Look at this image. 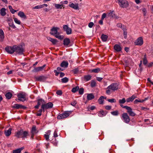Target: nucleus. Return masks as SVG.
<instances>
[{"mask_svg": "<svg viewBox=\"0 0 153 153\" xmlns=\"http://www.w3.org/2000/svg\"><path fill=\"white\" fill-rule=\"evenodd\" d=\"M143 43V39L142 37L138 38L134 42V44L136 45H142Z\"/></svg>", "mask_w": 153, "mask_h": 153, "instance_id": "obj_9", "label": "nucleus"}, {"mask_svg": "<svg viewBox=\"0 0 153 153\" xmlns=\"http://www.w3.org/2000/svg\"><path fill=\"white\" fill-rule=\"evenodd\" d=\"M95 108V107L94 106H92L88 108V110H93Z\"/></svg>", "mask_w": 153, "mask_h": 153, "instance_id": "obj_59", "label": "nucleus"}, {"mask_svg": "<svg viewBox=\"0 0 153 153\" xmlns=\"http://www.w3.org/2000/svg\"><path fill=\"white\" fill-rule=\"evenodd\" d=\"M4 38V33L3 30L0 29V42H2L3 41Z\"/></svg>", "mask_w": 153, "mask_h": 153, "instance_id": "obj_19", "label": "nucleus"}, {"mask_svg": "<svg viewBox=\"0 0 153 153\" xmlns=\"http://www.w3.org/2000/svg\"><path fill=\"white\" fill-rule=\"evenodd\" d=\"M51 130H48L45 132V134L44 135V137L47 141L49 140V137L51 134Z\"/></svg>", "mask_w": 153, "mask_h": 153, "instance_id": "obj_18", "label": "nucleus"}, {"mask_svg": "<svg viewBox=\"0 0 153 153\" xmlns=\"http://www.w3.org/2000/svg\"><path fill=\"white\" fill-rule=\"evenodd\" d=\"M94 98V95L92 93L88 94L87 99L88 100H91Z\"/></svg>", "mask_w": 153, "mask_h": 153, "instance_id": "obj_21", "label": "nucleus"}, {"mask_svg": "<svg viewBox=\"0 0 153 153\" xmlns=\"http://www.w3.org/2000/svg\"><path fill=\"white\" fill-rule=\"evenodd\" d=\"M108 16L111 18H115L118 19L119 17L116 16L114 11L110 12L108 14Z\"/></svg>", "mask_w": 153, "mask_h": 153, "instance_id": "obj_15", "label": "nucleus"}, {"mask_svg": "<svg viewBox=\"0 0 153 153\" xmlns=\"http://www.w3.org/2000/svg\"><path fill=\"white\" fill-rule=\"evenodd\" d=\"M13 107L16 109L23 108L24 106L19 104H15L14 105Z\"/></svg>", "mask_w": 153, "mask_h": 153, "instance_id": "obj_33", "label": "nucleus"}, {"mask_svg": "<svg viewBox=\"0 0 153 153\" xmlns=\"http://www.w3.org/2000/svg\"><path fill=\"white\" fill-rule=\"evenodd\" d=\"M28 135V131H24L23 129H21L15 133V136L18 138H27Z\"/></svg>", "mask_w": 153, "mask_h": 153, "instance_id": "obj_1", "label": "nucleus"}, {"mask_svg": "<svg viewBox=\"0 0 153 153\" xmlns=\"http://www.w3.org/2000/svg\"><path fill=\"white\" fill-rule=\"evenodd\" d=\"M68 1L66 0L65 1H64L63 2L61 1L60 2V3L62 4H68Z\"/></svg>", "mask_w": 153, "mask_h": 153, "instance_id": "obj_61", "label": "nucleus"}, {"mask_svg": "<svg viewBox=\"0 0 153 153\" xmlns=\"http://www.w3.org/2000/svg\"><path fill=\"white\" fill-rule=\"evenodd\" d=\"M107 101L110 102H115L116 100L114 99H108Z\"/></svg>", "mask_w": 153, "mask_h": 153, "instance_id": "obj_49", "label": "nucleus"}, {"mask_svg": "<svg viewBox=\"0 0 153 153\" xmlns=\"http://www.w3.org/2000/svg\"><path fill=\"white\" fill-rule=\"evenodd\" d=\"M15 52L19 54H22L24 52V49L21 46L14 45Z\"/></svg>", "mask_w": 153, "mask_h": 153, "instance_id": "obj_4", "label": "nucleus"}, {"mask_svg": "<svg viewBox=\"0 0 153 153\" xmlns=\"http://www.w3.org/2000/svg\"><path fill=\"white\" fill-rule=\"evenodd\" d=\"M12 94L10 92L7 93L5 95L6 97L8 99H10L12 97Z\"/></svg>", "mask_w": 153, "mask_h": 153, "instance_id": "obj_35", "label": "nucleus"}, {"mask_svg": "<svg viewBox=\"0 0 153 153\" xmlns=\"http://www.w3.org/2000/svg\"><path fill=\"white\" fill-rule=\"evenodd\" d=\"M79 93L80 95H82L84 93V89L82 88H80V89L79 88Z\"/></svg>", "mask_w": 153, "mask_h": 153, "instance_id": "obj_44", "label": "nucleus"}, {"mask_svg": "<svg viewBox=\"0 0 153 153\" xmlns=\"http://www.w3.org/2000/svg\"><path fill=\"white\" fill-rule=\"evenodd\" d=\"M59 28L58 27H53L51 30L50 33L52 35L54 36L56 38L60 39H62L64 38V36L62 35H59V33L58 32V30Z\"/></svg>", "mask_w": 153, "mask_h": 153, "instance_id": "obj_2", "label": "nucleus"}, {"mask_svg": "<svg viewBox=\"0 0 153 153\" xmlns=\"http://www.w3.org/2000/svg\"><path fill=\"white\" fill-rule=\"evenodd\" d=\"M148 61L146 59V55L145 54L144 55L143 59V64L144 65H146Z\"/></svg>", "mask_w": 153, "mask_h": 153, "instance_id": "obj_40", "label": "nucleus"}, {"mask_svg": "<svg viewBox=\"0 0 153 153\" xmlns=\"http://www.w3.org/2000/svg\"><path fill=\"white\" fill-rule=\"evenodd\" d=\"M46 77L44 76H34V79L36 81H44L46 79Z\"/></svg>", "mask_w": 153, "mask_h": 153, "instance_id": "obj_13", "label": "nucleus"}, {"mask_svg": "<svg viewBox=\"0 0 153 153\" xmlns=\"http://www.w3.org/2000/svg\"><path fill=\"white\" fill-rule=\"evenodd\" d=\"M55 4L54 5L55 7V8L57 9H61L62 8H64L65 7H64V5H63L62 4Z\"/></svg>", "mask_w": 153, "mask_h": 153, "instance_id": "obj_32", "label": "nucleus"}, {"mask_svg": "<svg viewBox=\"0 0 153 153\" xmlns=\"http://www.w3.org/2000/svg\"><path fill=\"white\" fill-rule=\"evenodd\" d=\"M122 25H123L121 23H118L117 25V27H120V28L121 27H122Z\"/></svg>", "mask_w": 153, "mask_h": 153, "instance_id": "obj_63", "label": "nucleus"}, {"mask_svg": "<svg viewBox=\"0 0 153 153\" xmlns=\"http://www.w3.org/2000/svg\"><path fill=\"white\" fill-rule=\"evenodd\" d=\"M5 50L8 53L12 54L15 52L14 45L13 47L7 46L5 48Z\"/></svg>", "mask_w": 153, "mask_h": 153, "instance_id": "obj_10", "label": "nucleus"}, {"mask_svg": "<svg viewBox=\"0 0 153 153\" xmlns=\"http://www.w3.org/2000/svg\"><path fill=\"white\" fill-rule=\"evenodd\" d=\"M126 108L127 112L129 115L131 116L134 117L136 115V114L132 111V108L130 107H125Z\"/></svg>", "mask_w": 153, "mask_h": 153, "instance_id": "obj_14", "label": "nucleus"}, {"mask_svg": "<svg viewBox=\"0 0 153 153\" xmlns=\"http://www.w3.org/2000/svg\"><path fill=\"white\" fill-rule=\"evenodd\" d=\"M70 113L68 111H65L64 113L59 114L57 117L58 119H61L66 118L69 116Z\"/></svg>", "mask_w": 153, "mask_h": 153, "instance_id": "obj_8", "label": "nucleus"}, {"mask_svg": "<svg viewBox=\"0 0 153 153\" xmlns=\"http://www.w3.org/2000/svg\"><path fill=\"white\" fill-rule=\"evenodd\" d=\"M18 15L22 18H23L24 19L26 18V16L25 14L23 12L19 11L18 13Z\"/></svg>", "mask_w": 153, "mask_h": 153, "instance_id": "obj_30", "label": "nucleus"}, {"mask_svg": "<svg viewBox=\"0 0 153 153\" xmlns=\"http://www.w3.org/2000/svg\"><path fill=\"white\" fill-rule=\"evenodd\" d=\"M143 15L144 16H145L146 15V9L145 8H143Z\"/></svg>", "mask_w": 153, "mask_h": 153, "instance_id": "obj_64", "label": "nucleus"}, {"mask_svg": "<svg viewBox=\"0 0 153 153\" xmlns=\"http://www.w3.org/2000/svg\"><path fill=\"white\" fill-rule=\"evenodd\" d=\"M94 25L93 22H90L88 25V27L90 28H92Z\"/></svg>", "mask_w": 153, "mask_h": 153, "instance_id": "obj_51", "label": "nucleus"}, {"mask_svg": "<svg viewBox=\"0 0 153 153\" xmlns=\"http://www.w3.org/2000/svg\"><path fill=\"white\" fill-rule=\"evenodd\" d=\"M6 9L4 8H2L0 10V14L1 16H4L6 15Z\"/></svg>", "mask_w": 153, "mask_h": 153, "instance_id": "obj_31", "label": "nucleus"}, {"mask_svg": "<svg viewBox=\"0 0 153 153\" xmlns=\"http://www.w3.org/2000/svg\"><path fill=\"white\" fill-rule=\"evenodd\" d=\"M100 71V68H97L96 69H92L91 72H94L95 73H98Z\"/></svg>", "mask_w": 153, "mask_h": 153, "instance_id": "obj_39", "label": "nucleus"}, {"mask_svg": "<svg viewBox=\"0 0 153 153\" xmlns=\"http://www.w3.org/2000/svg\"><path fill=\"white\" fill-rule=\"evenodd\" d=\"M123 35L124 36V38L125 39H126L127 37V30H124L123 31Z\"/></svg>", "mask_w": 153, "mask_h": 153, "instance_id": "obj_50", "label": "nucleus"}, {"mask_svg": "<svg viewBox=\"0 0 153 153\" xmlns=\"http://www.w3.org/2000/svg\"><path fill=\"white\" fill-rule=\"evenodd\" d=\"M79 89V87L76 86L75 87L73 88L71 90V91L74 93L76 92Z\"/></svg>", "mask_w": 153, "mask_h": 153, "instance_id": "obj_38", "label": "nucleus"}, {"mask_svg": "<svg viewBox=\"0 0 153 153\" xmlns=\"http://www.w3.org/2000/svg\"><path fill=\"white\" fill-rule=\"evenodd\" d=\"M111 89H108V87L106 88V93L107 94L109 95L111 94Z\"/></svg>", "mask_w": 153, "mask_h": 153, "instance_id": "obj_54", "label": "nucleus"}, {"mask_svg": "<svg viewBox=\"0 0 153 153\" xmlns=\"http://www.w3.org/2000/svg\"><path fill=\"white\" fill-rule=\"evenodd\" d=\"M70 42V40L68 38H66L64 39L63 44L65 46H68Z\"/></svg>", "mask_w": 153, "mask_h": 153, "instance_id": "obj_25", "label": "nucleus"}, {"mask_svg": "<svg viewBox=\"0 0 153 153\" xmlns=\"http://www.w3.org/2000/svg\"><path fill=\"white\" fill-rule=\"evenodd\" d=\"M91 76L90 75H87L84 76V79L86 81L90 80L91 79Z\"/></svg>", "mask_w": 153, "mask_h": 153, "instance_id": "obj_36", "label": "nucleus"}, {"mask_svg": "<svg viewBox=\"0 0 153 153\" xmlns=\"http://www.w3.org/2000/svg\"><path fill=\"white\" fill-rule=\"evenodd\" d=\"M53 104L51 102H49L46 104H42L41 106V108L43 109V111L45 112V109L51 108H52Z\"/></svg>", "mask_w": 153, "mask_h": 153, "instance_id": "obj_5", "label": "nucleus"}, {"mask_svg": "<svg viewBox=\"0 0 153 153\" xmlns=\"http://www.w3.org/2000/svg\"><path fill=\"white\" fill-rule=\"evenodd\" d=\"M136 98V97L134 95H133L131 97L127 98L126 99V101L128 102H132Z\"/></svg>", "mask_w": 153, "mask_h": 153, "instance_id": "obj_28", "label": "nucleus"}, {"mask_svg": "<svg viewBox=\"0 0 153 153\" xmlns=\"http://www.w3.org/2000/svg\"><path fill=\"white\" fill-rule=\"evenodd\" d=\"M103 98V96H101L98 100V102L100 104H103L104 101Z\"/></svg>", "mask_w": 153, "mask_h": 153, "instance_id": "obj_37", "label": "nucleus"}, {"mask_svg": "<svg viewBox=\"0 0 153 153\" xmlns=\"http://www.w3.org/2000/svg\"><path fill=\"white\" fill-rule=\"evenodd\" d=\"M12 129L9 128L8 130L4 131V134L6 137H9L11 134Z\"/></svg>", "mask_w": 153, "mask_h": 153, "instance_id": "obj_26", "label": "nucleus"}, {"mask_svg": "<svg viewBox=\"0 0 153 153\" xmlns=\"http://www.w3.org/2000/svg\"><path fill=\"white\" fill-rule=\"evenodd\" d=\"M72 71H73V72L74 74H76L78 72L79 70L78 69V68H75V69H74Z\"/></svg>", "mask_w": 153, "mask_h": 153, "instance_id": "obj_55", "label": "nucleus"}, {"mask_svg": "<svg viewBox=\"0 0 153 153\" xmlns=\"http://www.w3.org/2000/svg\"><path fill=\"white\" fill-rule=\"evenodd\" d=\"M14 21L15 22L16 24L19 25L21 24V22L20 21V20H19L17 18H14Z\"/></svg>", "mask_w": 153, "mask_h": 153, "instance_id": "obj_47", "label": "nucleus"}, {"mask_svg": "<svg viewBox=\"0 0 153 153\" xmlns=\"http://www.w3.org/2000/svg\"><path fill=\"white\" fill-rule=\"evenodd\" d=\"M31 133L36 134L38 133V131L36 129V126H33L32 128L31 131Z\"/></svg>", "mask_w": 153, "mask_h": 153, "instance_id": "obj_23", "label": "nucleus"}, {"mask_svg": "<svg viewBox=\"0 0 153 153\" xmlns=\"http://www.w3.org/2000/svg\"><path fill=\"white\" fill-rule=\"evenodd\" d=\"M108 38V36L107 35L104 34H102L101 37L102 41L104 42H106Z\"/></svg>", "mask_w": 153, "mask_h": 153, "instance_id": "obj_29", "label": "nucleus"}, {"mask_svg": "<svg viewBox=\"0 0 153 153\" xmlns=\"http://www.w3.org/2000/svg\"><path fill=\"white\" fill-rule=\"evenodd\" d=\"M58 136L57 134V131L56 130H55L54 131V132L53 133V137L55 138H56Z\"/></svg>", "mask_w": 153, "mask_h": 153, "instance_id": "obj_57", "label": "nucleus"}, {"mask_svg": "<svg viewBox=\"0 0 153 153\" xmlns=\"http://www.w3.org/2000/svg\"><path fill=\"white\" fill-rule=\"evenodd\" d=\"M97 79L99 81H101L102 79V78L100 77H96Z\"/></svg>", "mask_w": 153, "mask_h": 153, "instance_id": "obj_62", "label": "nucleus"}, {"mask_svg": "<svg viewBox=\"0 0 153 153\" xmlns=\"http://www.w3.org/2000/svg\"><path fill=\"white\" fill-rule=\"evenodd\" d=\"M56 94L58 95H61L62 94V92L61 90H58L56 91Z\"/></svg>", "mask_w": 153, "mask_h": 153, "instance_id": "obj_52", "label": "nucleus"}, {"mask_svg": "<svg viewBox=\"0 0 153 153\" xmlns=\"http://www.w3.org/2000/svg\"><path fill=\"white\" fill-rule=\"evenodd\" d=\"M43 8V6L42 4L35 6L33 7L34 9H38Z\"/></svg>", "mask_w": 153, "mask_h": 153, "instance_id": "obj_46", "label": "nucleus"}, {"mask_svg": "<svg viewBox=\"0 0 153 153\" xmlns=\"http://www.w3.org/2000/svg\"><path fill=\"white\" fill-rule=\"evenodd\" d=\"M70 7L74 8L75 10L79 9L78 5L77 4H74L73 3H72L69 5Z\"/></svg>", "mask_w": 153, "mask_h": 153, "instance_id": "obj_24", "label": "nucleus"}, {"mask_svg": "<svg viewBox=\"0 0 153 153\" xmlns=\"http://www.w3.org/2000/svg\"><path fill=\"white\" fill-rule=\"evenodd\" d=\"M111 106L109 105H106L105 106V108L107 110H110L111 109Z\"/></svg>", "mask_w": 153, "mask_h": 153, "instance_id": "obj_58", "label": "nucleus"}, {"mask_svg": "<svg viewBox=\"0 0 153 153\" xmlns=\"http://www.w3.org/2000/svg\"><path fill=\"white\" fill-rule=\"evenodd\" d=\"M118 3L121 7L123 8H126L129 5L128 3L127 0H118Z\"/></svg>", "mask_w": 153, "mask_h": 153, "instance_id": "obj_3", "label": "nucleus"}, {"mask_svg": "<svg viewBox=\"0 0 153 153\" xmlns=\"http://www.w3.org/2000/svg\"><path fill=\"white\" fill-rule=\"evenodd\" d=\"M47 39L48 40L51 42L53 44H56L58 42V41L56 39H53L50 37H47Z\"/></svg>", "mask_w": 153, "mask_h": 153, "instance_id": "obj_27", "label": "nucleus"}, {"mask_svg": "<svg viewBox=\"0 0 153 153\" xmlns=\"http://www.w3.org/2000/svg\"><path fill=\"white\" fill-rule=\"evenodd\" d=\"M107 112L106 111L102 110L100 111L99 113V116L101 117H103L105 116Z\"/></svg>", "mask_w": 153, "mask_h": 153, "instance_id": "obj_34", "label": "nucleus"}, {"mask_svg": "<svg viewBox=\"0 0 153 153\" xmlns=\"http://www.w3.org/2000/svg\"><path fill=\"white\" fill-rule=\"evenodd\" d=\"M21 150L19 149H17L13 151V153H20Z\"/></svg>", "mask_w": 153, "mask_h": 153, "instance_id": "obj_53", "label": "nucleus"}, {"mask_svg": "<svg viewBox=\"0 0 153 153\" xmlns=\"http://www.w3.org/2000/svg\"><path fill=\"white\" fill-rule=\"evenodd\" d=\"M111 114L113 115L117 116L118 115L119 113L118 111L116 110L115 111L111 112Z\"/></svg>", "mask_w": 153, "mask_h": 153, "instance_id": "obj_45", "label": "nucleus"}, {"mask_svg": "<svg viewBox=\"0 0 153 153\" xmlns=\"http://www.w3.org/2000/svg\"><path fill=\"white\" fill-rule=\"evenodd\" d=\"M96 82L94 80H92L91 81V86L92 87H94L96 86Z\"/></svg>", "mask_w": 153, "mask_h": 153, "instance_id": "obj_42", "label": "nucleus"}, {"mask_svg": "<svg viewBox=\"0 0 153 153\" xmlns=\"http://www.w3.org/2000/svg\"><path fill=\"white\" fill-rule=\"evenodd\" d=\"M9 25L10 27H11L13 29H15L16 28V27L14 25L13 22L11 23H9Z\"/></svg>", "mask_w": 153, "mask_h": 153, "instance_id": "obj_48", "label": "nucleus"}, {"mask_svg": "<svg viewBox=\"0 0 153 153\" xmlns=\"http://www.w3.org/2000/svg\"><path fill=\"white\" fill-rule=\"evenodd\" d=\"M68 63L67 61H63L61 63L60 66L64 68H66L68 67Z\"/></svg>", "mask_w": 153, "mask_h": 153, "instance_id": "obj_22", "label": "nucleus"}, {"mask_svg": "<svg viewBox=\"0 0 153 153\" xmlns=\"http://www.w3.org/2000/svg\"><path fill=\"white\" fill-rule=\"evenodd\" d=\"M63 30L66 32L67 34H70L71 33V29L67 25H64L63 26Z\"/></svg>", "mask_w": 153, "mask_h": 153, "instance_id": "obj_12", "label": "nucleus"}, {"mask_svg": "<svg viewBox=\"0 0 153 153\" xmlns=\"http://www.w3.org/2000/svg\"><path fill=\"white\" fill-rule=\"evenodd\" d=\"M126 102V99L125 98H123L122 99L119 100V102L120 104H123Z\"/></svg>", "mask_w": 153, "mask_h": 153, "instance_id": "obj_43", "label": "nucleus"}, {"mask_svg": "<svg viewBox=\"0 0 153 153\" xmlns=\"http://www.w3.org/2000/svg\"><path fill=\"white\" fill-rule=\"evenodd\" d=\"M26 94L24 93H20L17 95L18 100L22 102H24L26 100Z\"/></svg>", "mask_w": 153, "mask_h": 153, "instance_id": "obj_7", "label": "nucleus"}, {"mask_svg": "<svg viewBox=\"0 0 153 153\" xmlns=\"http://www.w3.org/2000/svg\"><path fill=\"white\" fill-rule=\"evenodd\" d=\"M77 103V102L76 101H74L71 103V105L74 106Z\"/></svg>", "mask_w": 153, "mask_h": 153, "instance_id": "obj_56", "label": "nucleus"}, {"mask_svg": "<svg viewBox=\"0 0 153 153\" xmlns=\"http://www.w3.org/2000/svg\"><path fill=\"white\" fill-rule=\"evenodd\" d=\"M114 49L117 52H119L122 50V48L119 45L116 44L114 46Z\"/></svg>", "mask_w": 153, "mask_h": 153, "instance_id": "obj_20", "label": "nucleus"}, {"mask_svg": "<svg viewBox=\"0 0 153 153\" xmlns=\"http://www.w3.org/2000/svg\"><path fill=\"white\" fill-rule=\"evenodd\" d=\"M44 101L42 99H39L38 100L37 105H36L34 108L36 109L39 108V106L41 104H43V103L44 102Z\"/></svg>", "mask_w": 153, "mask_h": 153, "instance_id": "obj_17", "label": "nucleus"}, {"mask_svg": "<svg viewBox=\"0 0 153 153\" xmlns=\"http://www.w3.org/2000/svg\"><path fill=\"white\" fill-rule=\"evenodd\" d=\"M45 66V65H44L42 66L35 68L32 71L33 72H36L42 71Z\"/></svg>", "mask_w": 153, "mask_h": 153, "instance_id": "obj_16", "label": "nucleus"}, {"mask_svg": "<svg viewBox=\"0 0 153 153\" xmlns=\"http://www.w3.org/2000/svg\"><path fill=\"white\" fill-rule=\"evenodd\" d=\"M106 16V14L105 13H103L101 19L102 20H104V18H105Z\"/></svg>", "mask_w": 153, "mask_h": 153, "instance_id": "obj_60", "label": "nucleus"}, {"mask_svg": "<svg viewBox=\"0 0 153 153\" xmlns=\"http://www.w3.org/2000/svg\"><path fill=\"white\" fill-rule=\"evenodd\" d=\"M108 88L111 89L112 91L117 90L118 88V86L117 83H114L111 84L108 87Z\"/></svg>", "mask_w": 153, "mask_h": 153, "instance_id": "obj_11", "label": "nucleus"}, {"mask_svg": "<svg viewBox=\"0 0 153 153\" xmlns=\"http://www.w3.org/2000/svg\"><path fill=\"white\" fill-rule=\"evenodd\" d=\"M121 118L124 122L127 123H128L130 121L129 117L126 113L122 114Z\"/></svg>", "mask_w": 153, "mask_h": 153, "instance_id": "obj_6", "label": "nucleus"}, {"mask_svg": "<svg viewBox=\"0 0 153 153\" xmlns=\"http://www.w3.org/2000/svg\"><path fill=\"white\" fill-rule=\"evenodd\" d=\"M61 81L63 83H66L68 81V79L66 77H65L61 79Z\"/></svg>", "mask_w": 153, "mask_h": 153, "instance_id": "obj_41", "label": "nucleus"}]
</instances>
